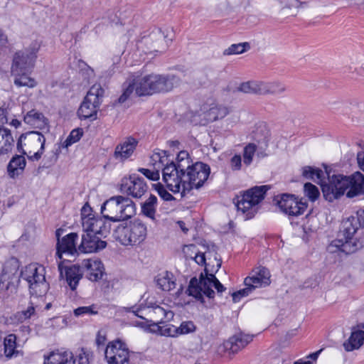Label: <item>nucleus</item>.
I'll list each match as a JSON object with an SVG mask.
<instances>
[{"mask_svg":"<svg viewBox=\"0 0 364 364\" xmlns=\"http://www.w3.org/2000/svg\"><path fill=\"white\" fill-rule=\"evenodd\" d=\"M100 235L85 233L82 235L78 250H102L107 247V242Z\"/></svg>","mask_w":364,"mask_h":364,"instance_id":"nucleus-22","label":"nucleus"},{"mask_svg":"<svg viewBox=\"0 0 364 364\" xmlns=\"http://www.w3.org/2000/svg\"><path fill=\"white\" fill-rule=\"evenodd\" d=\"M229 114H230V123L236 124L240 120L239 113L237 111H229Z\"/></svg>","mask_w":364,"mask_h":364,"instance_id":"nucleus-58","label":"nucleus"},{"mask_svg":"<svg viewBox=\"0 0 364 364\" xmlns=\"http://www.w3.org/2000/svg\"><path fill=\"white\" fill-rule=\"evenodd\" d=\"M161 326H160L159 323L151 321L149 324V328L147 331L151 333H156L161 334Z\"/></svg>","mask_w":364,"mask_h":364,"instance_id":"nucleus-54","label":"nucleus"},{"mask_svg":"<svg viewBox=\"0 0 364 364\" xmlns=\"http://www.w3.org/2000/svg\"><path fill=\"white\" fill-rule=\"evenodd\" d=\"M97 314V306L95 304L87 306H80L74 310L75 316H82L84 315H95Z\"/></svg>","mask_w":364,"mask_h":364,"instance_id":"nucleus-39","label":"nucleus"},{"mask_svg":"<svg viewBox=\"0 0 364 364\" xmlns=\"http://www.w3.org/2000/svg\"><path fill=\"white\" fill-rule=\"evenodd\" d=\"M279 209L287 215L298 216L304 213L306 208L305 203L298 200L293 195L283 194L277 200Z\"/></svg>","mask_w":364,"mask_h":364,"instance_id":"nucleus-16","label":"nucleus"},{"mask_svg":"<svg viewBox=\"0 0 364 364\" xmlns=\"http://www.w3.org/2000/svg\"><path fill=\"white\" fill-rule=\"evenodd\" d=\"M146 236V227L139 219L129 222V231L125 245H136L144 240Z\"/></svg>","mask_w":364,"mask_h":364,"instance_id":"nucleus-19","label":"nucleus"},{"mask_svg":"<svg viewBox=\"0 0 364 364\" xmlns=\"http://www.w3.org/2000/svg\"><path fill=\"white\" fill-rule=\"evenodd\" d=\"M29 72L13 71L11 72L14 77V83L18 87H26L33 88L37 85L36 80L28 75Z\"/></svg>","mask_w":364,"mask_h":364,"instance_id":"nucleus-31","label":"nucleus"},{"mask_svg":"<svg viewBox=\"0 0 364 364\" xmlns=\"http://www.w3.org/2000/svg\"><path fill=\"white\" fill-rule=\"evenodd\" d=\"M162 179L167 188L173 193H181V196H184L183 192V176L176 168L175 163L171 161L167 163L162 170Z\"/></svg>","mask_w":364,"mask_h":364,"instance_id":"nucleus-13","label":"nucleus"},{"mask_svg":"<svg viewBox=\"0 0 364 364\" xmlns=\"http://www.w3.org/2000/svg\"><path fill=\"white\" fill-rule=\"evenodd\" d=\"M109 220L104 219V225L102 227V236L109 232L111 230V224Z\"/></svg>","mask_w":364,"mask_h":364,"instance_id":"nucleus-57","label":"nucleus"},{"mask_svg":"<svg viewBox=\"0 0 364 364\" xmlns=\"http://www.w3.org/2000/svg\"><path fill=\"white\" fill-rule=\"evenodd\" d=\"M160 323H161V322H160ZM162 324L160 335L171 337H176L178 336L176 326L170 323H162Z\"/></svg>","mask_w":364,"mask_h":364,"instance_id":"nucleus-42","label":"nucleus"},{"mask_svg":"<svg viewBox=\"0 0 364 364\" xmlns=\"http://www.w3.org/2000/svg\"><path fill=\"white\" fill-rule=\"evenodd\" d=\"M104 217H95L83 220L82 223L83 231L85 233L100 235L102 236V227L104 225Z\"/></svg>","mask_w":364,"mask_h":364,"instance_id":"nucleus-26","label":"nucleus"},{"mask_svg":"<svg viewBox=\"0 0 364 364\" xmlns=\"http://www.w3.org/2000/svg\"><path fill=\"white\" fill-rule=\"evenodd\" d=\"M157 198L156 196L151 194L149 197L141 204V211L144 215L155 220L156 213Z\"/></svg>","mask_w":364,"mask_h":364,"instance_id":"nucleus-35","label":"nucleus"},{"mask_svg":"<svg viewBox=\"0 0 364 364\" xmlns=\"http://www.w3.org/2000/svg\"><path fill=\"white\" fill-rule=\"evenodd\" d=\"M46 137L40 132L31 131L20 136L16 148L31 161H38L45 149Z\"/></svg>","mask_w":364,"mask_h":364,"instance_id":"nucleus-7","label":"nucleus"},{"mask_svg":"<svg viewBox=\"0 0 364 364\" xmlns=\"http://www.w3.org/2000/svg\"><path fill=\"white\" fill-rule=\"evenodd\" d=\"M210 260V259H208ZM216 265L210 264V261H206V257L204 252H198L195 257L194 260L198 264L205 266V274L201 273L199 279L193 277L191 279L188 289L186 293L188 296L196 298L197 300L203 301V295L208 298H213L215 291L213 289H216L218 293H221L225 290V288L220 284L218 279L215 277L214 272H216L220 267V262L215 257Z\"/></svg>","mask_w":364,"mask_h":364,"instance_id":"nucleus-3","label":"nucleus"},{"mask_svg":"<svg viewBox=\"0 0 364 364\" xmlns=\"http://www.w3.org/2000/svg\"><path fill=\"white\" fill-rule=\"evenodd\" d=\"M138 171L149 180L158 181L159 179L160 175L159 171H154L144 168H140Z\"/></svg>","mask_w":364,"mask_h":364,"instance_id":"nucleus-47","label":"nucleus"},{"mask_svg":"<svg viewBox=\"0 0 364 364\" xmlns=\"http://www.w3.org/2000/svg\"><path fill=\"white\" fill-rule=\"evenodd\" d=\"M357 161L360 168L364 171V151L358 153Z\"/></svg>","mask_w":364,"mask_h":364,"instance_id":"nucleus-60","label":"nucleus"},{"mask_svg":"<svg viewBox=\"0 0 364 364\" xmlns=\"http://www.w3.org/2000/svg\"><path fill=\"white\" fill-rule=\"evenodd\" d=\"M302 175L321 186L323 197L328 201L340 198L346 191L348 198H353L364 193V175L355 172L351 176L333 174L326 169L321 170L312 166H305Z\"/></svg>","mask_w":364,"mask_h":364,"instance_id":"nucleus-1","label":"nucleus"},{"mask_svg":"<svg viewBox=\"0 0 364 364\" xmlns=\"http://www.w3.org/2000/svg\"><path fill=\"white\" fill-rule=\"evenodd\" d=\"M60 351L51 352L48 356H44V364H60L62 358L60 357Z\"/></svg>","mask_w":364,"mask_h":364,"instance_id":"nucleus-46","label":"nucleus"},{"mask_svg":"<svg viewBox=\"0 0 364 364\" xmlns=\"http://www.w3.org/2000/svg\"><path fill=\"white\" fill-rule=\"evenodd\" d=\"M244 282L252 291L256 288L266 287L270 284V273L267 268L258 267L252 271V276L245 279Z\"/></svg>","mask_w":364,"mask_h":364,"instance_id":"nucleus-17","label":"nucleus"},{"mask_svg":"<svg viewBox=\"0 0 364 364\" xmlns=\"http://www.w3.org/2000/svg\"><path fill=\"white\" fill-rule=\"evenodd\" d=\"M82 266L86 270L87 278L92 282H97L102 278L105 268L100 260L85 259Z\"/></svg>","mask_w":364,"mask_h":364,"instance_id":"nucleus-24","label":"nucleus"},{"mask_svg":"<svg viewBox=\"0 0 364 364\" xmlns=\"http://www.w3.org/2000/svg\"><path fill=\"white\" fill-rule=\"evenodd\" d=\"M105 357L108 364H128L129 350L127 344L120 340L109 342L105 349Z\"/></svg>","mask_w":364,"mask_h":364,"instance_id":"nucleus-12","label":"nucleus"},{"mask_svg":"<svg viewBox=\"0 0 364 364\" xmlns=\"http://www.w3.org/2000/svg\"><path fill=\"white\" fill-rule=\"evenodd\" d=\"M20 263L16 257L8 259L3 265L2 272L0 275V294L15 288V283L18 281V271Z\"/></svg>","mask_w":364,"mask_h":364,"instance_id":"nucleus-11","label":"nucleus"},{"mask_svg":"<svg viewBox=\"0 0 364 364\" xmlns=\"http://www.w3.org/2000/svg\"><path fill=\"white\" fill-rule=\"evenodd\" d=\"M92 208L90 207V205H89L88 203H85V205L82 207L81 208V220H82V223H83V220L86 218H91L92 216L93 215L92 214Z\"/></svg>","mask_w":364,"mask_h":364,"instance_id":"nucleus-51","label":"nucleus"},{"mask_svg":"<svg viewBox=\"0 0 364 364\" xmlns=\"http://www.w3.org/2000/svg\"><path fill=\"white\" fill-rule=\"evenodd\" d=\"M364 342V331L353 328L348 340L343 343L346 351H351L359 348Z\"/></svg>","mask_w":364,"mask_h":364,"instance_id":"nucleus-32","label":"nucleus"},{"mask_svg":"<svg viewBox=\"0 0 364 364\" xmlns=\"http://www.w3.org/2000/svg\"><path fill=\"white\" fill-rule=\"evenodd\" d=\"M251 292V288L246 287V288L243 289H240L238 291L234 292L232 294V300L234 302H237L242 297L248 296Z\"/></svg>","mask_w":364,"mask_h":364,"instance_id":"nucleus-48","label":"nucleus"},{"mask_svg":"<svg viewBox=\"0 0 364 364\" xmlns=\"http://www.w3.org/2000/svg\"><path fill=\"white\" fill-rule=\"evenodd\" d=\"M231 167L232 170L237 171L241 168L242 159L240 155H235L231 159Z\"/></svg>","mask_w":364,"mask_h":364,"instance_id":"nucleus-53","label":"nucleus"},{"mask_svg":"<svg viewBox=\"0 0 364 364\" xmlns=\"http://www.w3.org/2000/svg\"><path fill=\"white\" fill-rule=\"evenodd\" d=\"M178 335L187 334L194 332L196 326L192 321H183L181 323L179 327H177Z\"/></svg>","mask_w":364,"mask_h":364,"instance_id":"nucleus-44","label":"nucleus"},{"mask_svg":"<svg viewBox=\"0 0 364 364\" xmlns=\"http://www.w3.org/2000/svg\"><path fill=\"white\" fill-rule=\"evenodd\" d=\"M36 309L32 302H29L26 309L18 311L15 314V318L18 322H23L26 320L31 318L35 314Z\"/></svg>","mask_w":364,"mask_h":364,"instance_id":"nucleus-37","label":"nucleus"},{"mask_svg":"<svg viewBox=\"0 0 364 364\" xmlns=\"http://www.w3.org/2000/svg\"><path fill=\"white\" fill-rule=\"evenodd\" d=\"M142 318L144 319V321H136L133 323V324L134 326L140 327V328L147 331L148 328H149V324L150 322H151V321L145 319L144 318Z\"/></svg>","mask_w":364,"mask_h":364,"instance_id":"nucleus-56","label":"nucleus"},{"mask_svg":"<svg viewBox=\"0 0 364 364\" xmlns=\"http://www.w3.org/2000/svg\"><path fill=\"white\" fill-rule=\"evenodd\" d=\"M62 362L60 364H75L73 355L70 351H63L60 353Z\"/></svg>","mask_w":364,"mask_h":364,"instance_id":"nucleus-49","label":"nucleus"},{"mask_svg":"<svg viewBox=\"0 0 364 364\" xmlns=\"http://www.w3.org/2000/svg\"><path fill=\"white\" fill-rule=\"evenodd\" d=\"M262 95L282 94L286 90L285 85L279 81H262Z\"/></svg>","mask_w":364,"mask_h":364,"instance_id":"nucleus-36","label":"nucleus"},{"mask_svg":"<svg viewBox=\"0 0 364 364\" xmlns=\"http://www.w3.org/2000/svg\"><path fill=\"white\" fill-rule=\"evenodd\" d=\"M304 193L306 197L311 201H315L319 196L320 193L318 188L311 183L304 184Z\"/></svg>","mask_w":364,"mask_h":364,"instance_id":"nucleus-38","label":"nucleus"},{"mask_svg":"<svg viewBox=\"0 0 364 364\" xmlns=\"http://www.w3.org/2000/svg\"><path fill=\"white\" fill-rule=\"evenodd\" d=\"M210 173V166L203 162H196L183 176V192L188 193L193 188L202 187Z\"/></svg>","mask_w":364,"mask_h":364,"instance_id":"nucleus-10","label":"nucleus"},{"mask_svg":"<svg viewBox=\"0 0 364 364\" xmlns=\"http://www.w3.org/2000/svg\"><path fill=\"white\" fill-rule=\"evenodd\" d=\"M104 94L105 90L100 84H94L90 88L77 110V115L81 120L90 119L93 121L97 119Z\"/></svg>","mask_w":364,"mask_h":364,"instance_id":"nucleus-8","label":"nucleus"},{"mask_svg":"<svg viewBox=\"0 0 364 364\" xmlns=\"http://www.w3.org/2000/svg\"><path fill=\"white\" fill-rule=\"evenodd\" d=\"M63 232L64 229L61 228L55 230L56 250H78V248H76L78 234L77 232H70L61 237Z\"/></svg>","mask_w":364,"mask_h":364,"instance_id":"nucleus-20","label":"nucleus"},{"mask_svg":"<svg viewBox=\"0 0 364 364\" xmlns=\"http://www.w3.org/2000/svg\"><path fill=\"white\" fill-rule=\"evenodd\" d=\"M6 114H7L6 109L4 108L0 107V124H4L7 123L8 119L6 117Z\"/></svg>","mask_w":364,"mask_h":364,"instance_id":"nucleus-61","label":"nucleus"},{"mask_svg":"<svg viewBox=\"0 0 364 364\" xmlns=\"http://www.w3.org/2000/svg\"><path fill=\"white\" fill-rule=\"evenodd\" d=\"M82 134L83 132L82 129H73L64 141V146L68 147L72 145L73 144L78 141L82 137Z\"/></svg>","mask_w":364,"mask_h":364,"instance_id":"nucleus-40","label":"nucleus"},{"mask_svg":"<svg viewBox=\"0 0 364 364\" xmlns=\"http://www.w3.org/2000/svg\"><path fill=\"white\" fill-rule=\"evenodd\" d=\"M40 48V43L34 41L28 48L16 51L13 57L11 72H31L35 66L37 53Z\"/></svg>","mask_w":364,"mask_h":364,"instance_id":"nucleus-9","label":"nucleus"},{"mask_svg":"<svg viewBox=\"0 0 364 364\" xmlns=\"http://www.w3.org/2000/svg\"><path fill=\"white\" fill-rule=\"evenodd\" d=\"M137 144L138 141L135 138L127 137L115 147L114 157L120 161H125L132 155Z\"/></svg>","mask_w":364,"mask_h":364,"instance_id":"nucleus-21","label":"nucleus"},{"mask_svg":"<svg viewBox=\"0 0 364 364\" xmlns=\"http://www.w3.org/2000/svg\"><path fill=\"white\" fill-rule=\"evenodd\" d=\"M120 190L134 198H140L147 191L148 186L142 177L134 173L122 180Z\"/></svg>","mask_w":364,"mask_h":364,"instance_id":"nucleus-15","label":"nucleus"},{"mask_svg":"<svg viewBox=\"0 0 364 364\" xmlns=\"http://www.w3.org/2000/svg\"><path fill=\"white\" fill-rule=\"evenodd\" d=\"M233 93L241 92L245 94L262 95V80H249L242 82L232 89Z\"/></svg>","mask_w":364,"mask_h":364,"instance_id":"nucleus-27","label":"nucleus"},{"mask_svg":"<svg viewBox=\"0 0 364 364\" xmlns=\"http://www.w3.org/2000/svg\"><path fill=\"white\" fill-rule=\"evenodd\" d=\"M360 228L359 225V220L355 217H350L343 222V235L345 237V240L343 239L334 240L331 243V247H336L338 250H346L350 248L351 245H355V242L351 241L354 234Z\"/></svg>","mask_w":364,"mask_h":364,"instance_id":"nucleus-14","label":"nucleus"},{"mask_svg":"<svg viewBox=\"0 0 364 364\" xmlns=\"http://www.w3.org/2000/svg\"><path fill=\"white\" fill-rule=\"evenodd\" d=\"M16 339V336L13 333L4 339V355L8 359L17 357L20 354V351L17 350Z\"/></svg>","mask_w":364,"mask_h":364,"instance_id":"nucleus-34","label":"nucleus"},{"mask_svg":"<svg viewBox=\"0 0 364 364\" xmlns=\"http://www.w3.org/2000/svg\"><path fill=\"white\" fill-rule=\"evenodd\" d=\"M154 186L159 196L165 201H171L175 199L174 197L166 191V189L161 183H159L157 184H154Z\"/></svg>","mask_w":364,"mask_h":364,"instance_id":"nucleus-43","label":"nucleus"},{"mask_svg":"<svg viewBox=\"0 0 364 364\" xmlns=\"http://www.w3.org/2000/svg\"><path fill=\"white\" fill-rule=\"evenodd\" d=\"M359 220V225L361 229H364V210L358 213V216L355 217Z\"/></svg>","mask_w":364,"mask_h":364,"instance_id":"nucleus-62","label":"nucleus"},{"mask_svg":"<svg viewBox=\"0 0 364 364\" xmlns=\"http://www.w3.org/2000/svg\"><path fill=\"white\" fill-rule=\"evenodd\" d=\"M23 121L26 124L34 128L46 130V132H49L48 119L42 112L36 109H33L28 111L24 115Z\"/></svg>","mask_w":364,"mask_h":364,"instance_id":"nucleus-23","label":"nucleus"},{"mask_svg":"<svg viewBox=\"0 0 364 364\" xmlns=\"http://www.w3.org/2000/svg\"><path fill=\"white\" fill-rule=\"evenodd\" d=\"M152 311L154 314L157 315L160 317V319L162 320L164 318H168V314L173 315L171 311H166L164 308L156 306L152 309Z\"/></svg>","mask_w":364,"mask_h":364,"instance_id":"nucleus-50","label":"nucleus"},{"mask_svg":"<svg viewBox=\"0 0 364 364\" xmlns=\"http://www.w3.org/2000/svg\"><path fill=\"white\" fill-rule=\"evenodd\" d=\"M21 278L28 283L31 296H43L49 289V284L46 279V269L43 265L37 263L27 265L21 272Z\"/></svg>","mask_w":364,"mask_h":364,"instance_id":"nucleus-6","label":"nucleus"},{"mask_svg":"<svg viewBox=\"0 0 364 364\" xmlns=\"http://www.w3.org/2000/svg\"><path fill=\"white\" fill-rule=\"evenodd\" d=\"M26 161L23 155H16L9 161L7 166V171L11 178H14L23 172Z\"/></svg>","mask_w":364,"mask_h":364,"instance_id":"nucleus-29","label":"nucleus"},{"mask_svg":"<svg viewBox=\"0 0 364 364\" xmlns=\"http://www.w3.org/2000/svg\"><path fill=\"white\" fill-rule=\"evenodd\" d=\"M218 108L217 107H211L207 113L208 119L210 121H215L218 119V115L217 114Z\"/></svg>","mask_w":364,"mask_h":364,"instance_id":"nucleus-55","label":"nucleus"},{"mask_svg":"<svg viewBox=\"0 0 364 364\" xmlns=\"http://www.w3.org/2000/svg\"><path fill=\"white\" fill-rule=\"evenodd\" d=\"M123 93L118 98L119 103L124 102L134 90L138 96H148L171 91L180 82L178 77L173 74H149L142 76L135 73L129 78Z\"/></svg>","mask_w":364,"mask_h":364,"instance_id":"nucleus-2","label":"nucleus"},{"mask_svg":"<svg viewBox=\"0 0 364 364\" xmlns=\"http://www.w3.org/2000/svg\"><path fill=\"white\" fill-rule=\"evenodd\" d=\"M250 48L248 43L232 44L229 47V55L241 54Z\"/></svg>","mask_w":364,"mask_h":364,"instance_id":"nucleus-45","label":"nucleus"},{"mask_svg":"<svg viewBox=\"0 0 364 364\" xmlns=\"http://www.w3.org/2000/svg\"><path fill=\"white\" fill-rule=\"evenodd\" d=\"M90 354L82 349L78 355V364H90Z\"/></svg>","mask_w":364,"mask_h":364,"instance_id":"nucleus-52","label":"nucleus"},{"mask_svg":"<svg viewBox=\"0 0 364 364\" xmlns=\"http://www.w3.org/2000/svg\"><path fill=\"white\" fill-rule=\"evenodd\" d=\"M106 341L105 336L101 335L100 333H97L95 343L98 348L101 346H103Z\"/></svg>","mask_w":364,"mask_h":364,"instance_id":"nucleus-59","label":"nucleus"},{"mask_svg":"<svg viewBox=\"0 0 364 364\" xmlns=\"http://www.w3.org/2000/svg\"><path fill=\"white\" fill-rule=\"evenodd\" d=\"M58 269L60 271V277H65L70 289L72 291H75L82 277V272L80 266L74 264L70 267H64L60 262L58 264Z\"/></svg>","mask_w":364,"mask_h":364,"instance_id":"nucleus-18","label":"nucleus"},{"mask_svg":"<svg viewBox=\"0 0 364 364\" xmlns=\"http://www.w3.org/2000/svg\"><path fill=\"white\" fill-rule=\"evenodd\" d=\"M104 218L114 222H124L136 213V205L132 199L122 196H113L107 200L101 207Z\"/></svg>","mask_w":364,"mask_h":364,"instance_id":"nucleus-4","label":"nucleus"},{"mask_svg":"<svg viewBox=\"0 0 364 364\" xmlns=\"http://www.w3.org/2000/svg\"><path fill=\"white\" fill-rule=\"evenodd\" d=\"M157 286L163 291H169L176 287V279L172 272L165 271L156 277Z\"/></svg>","mask_w":364,"mask_h":364,"instance_id":"nucleus-30","label":"nucleus"},{"mask_svg":"<svg viewBox=\"0 0 364 364\" xmlns=\"http://www.w3.org/2000/svg\"><path fill=\"white\" fill-rule=\"evenodd\" d=\"M256 151V146L254 144H249L244 149L243 158L244 163L246 165H250Z\"/></svg>","mask_w":364,"mask_h":364,"instance_id":"nucleus-41","label":"nucleus"},{"mask_svg":"<svg viewBox=\"0 0 364 364\" xmlns=\"http://www.w3.org/2000/svg\"><path fill=\"white\" fill-rule=\"evenodd\" d=\"M152 36L158 37V38L160 40L162 38H166V36L164 35L161 29H159L156 33H153Z\"/></svg>","mask_w":364,"mask_h":364,"instance_id":"nucleus-64","label":"nucleus"},{"mask_svg":"<svg viewBox=\"0 0 364 364\" xmlns=\"http://www.w3.org/2000/svg\"><path fill=\"white\" fill-rule=\"evenodd\" d=\"M252 336L237 332L229 338V356L237 353L244 348L251 341Z\"/></svg>","mask_w":364,"mask_h":364,"instance_id":"nucleus-25","label":"nucleus"},{"mask_svg":"<svg viewBox=\"0 0 364 364\" xmlns=\"http://www.w3.org/2000/svg\"><path fill=\"white\" fill-rule=\"evenodd\" d=\"M79 252H56V256L59 259H62L63 254L72 255H79Z\"/></svg>","mask_w":364,"mask_h":364,"instance_id":"nucleus-63","label":"nucleus"},{"mask_svg":"<svg viewBox=\"0 0 364 364\" xmlns=\"http://www.w3.org/2000/svg\"><path fill=\"white\" fill-rule=\"evenodd\" d=\"M174 163L176 168L182 176H184L194 165L186 151H181L177 155L176 161Z\"/></svg>","mask_w":364,"mask_h":364,"instance_id":"nucleus-33","label":"nucleus"},{"mask_svg":"<svg viewBox=\"0 0 364 364\" xmlns=\"http://www.w3.org/2000/svg\"><path fill=\"white\" fill-rule=\"evenodd\" d=\"M268 186H254L241 192L233 199L237 211L245 215L246 219L252 218L257 213L260 203L264 199Z\"/></svg>","mask_w":364,"mask_h":364,"instance_id":"nucleus-5","label":"nucleus"},{"mask_svg":"<svg viewBox=\"0 0 364 364\" xmlns=\"http://www.w3.org/2000/svg\"><path fill=\"white\" fill-rule=\"evenodd\" d=\"M14 142L11 131L7 128H0V156L11 152Z\"/></svg>","mask_w":364,"mask_h":364,"instance_id":"nucleus-28","label":"nucleus"}]
</instances>
